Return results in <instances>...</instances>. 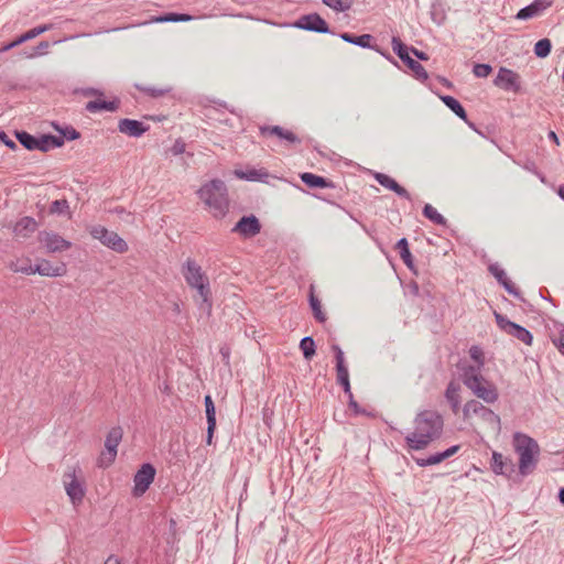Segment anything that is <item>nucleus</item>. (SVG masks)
Instances as JSON below:
<instances>
[{"mask_svg": "<svg viewBox=\"0 0 564 564\" xmlns=\"http://www.w3.org/2000/svg\"><path fill=\"white\" fill-rule=\"evenodd\" d=\"M444 426V417L438 411L432 409L419 411L413 419V431L404 437L406 449L409 452L425 449L442 437Z\"/></svg>", "mask_w": 564, "mask_h": 564, "instance_id": "obj_1", "label": "nucleus"}, {"mask_svg": "<svg viewBox=\"0 0 564 564\" xmlns=\"http://www.w3.org/2000/svg\"><path fill=\"white\" fill-rule=\"evenodd\" d=\"M197 195L215 218H223L227 215L229 210V198L224 181L219 178L210 180L197 191Z\"/></svg>", "mask_w": 564, "mask_h": 564, "instance_id": "obj_2", "label": "nucleus"}, {"mask_svg": "<svg viewBox=\"0 0 564 564\" xmlns=\"http://www.w3.org/2000/svg\"><path fill=\"white\" fill-rule=\"evenodd\" d=\"M513 446L519 455V473L522 476L532 474L539 460L540 447L538 442L527 434L516 432Z\"/></svg>", "mask_w": 564, "mask_h": 564, "instance_id": "obj_3", "label": "nucleus"}, {"mask_svg": "<svg viewBox=\"0 0 564 564\" xmlns=\"http://www.w3.org/2000/svg\"><path fill=\"white\" fill-rule=\"evenodd\" d=\"M462 378L464 384L486 403H494L498 400L497 388L478 373V368H475V366L465 367Z\"/></svg>", "mask_w": 564, "mask_h": 564, "instance_id": "obj_4", "label": "nucleus"}, {"mask_svg": "<svg viewBox=\"0 0 564 564\" xmlns=\"http://www.w3.org/2000/svg\"><path fill=\"white\" fill-rule=\"evenodd\" d=\"M393 52L398 57L412 70L413 77L422 83L429 79L426 69L415 59L410 56V48L404 44L399 36H393L391 40Z\"/></svg>", "mask_w": 564, "mask_h": 564, "instance_id": "obj_5", "label": "nucleus"}, {"mask_svg": "<svg viewBox=\"0 0 564 564\" xmlns=\"http://www.w3.org/2000/svg\"><path fill=\"white\" fill-rule=\"evenodd\" d=\"M89 234L105 247L118 253H124L129 249L126 240H123L117 232L108 230L101 225L91 226L89 228Z\"/></svg>", "mask_w": 564, "mask_h": 564, "instance_id": "obj_6", "label": "nucleus"}, {"mask_svg": "<svg viewBox=\"0 0 564 564\" xmlns=\"http://www.w3.org/2000/svg\"><path fill=\"white\" fill-rule=\"evenodd\" d=\"M122 436L123 431L121 426H113L109 430L105 440L106 451L101 452L100 456L98 457L97 465L99 467H109L115 462L117 457V448L122 441Z\"/></svg>", "mask_w": 564, "mask_h": 564, "instance_id": "obj_7", "label": "nucleus"}, {"mask_svg": "<svg viewBox=\"0 0 564 564\" xmlns=\"http://www.w3.org/2000/svg\"><path fill=\"white\" fill-rule=\"evenodd\" d=\"M463 413L465 419H467L470 414H476L480 416L486 423L491 425L497 432H500L501 430L500 416L477 400H470L466 402L463 408Z\"/></svg>", "mask_w": 564, "mask_h": 564, "instance_id": "obj_8", "label": "nucleus"}, {"mask_svg": "<svg viewBox=\"0 0 564 564\" xmlns=\"http://www.w3.org/2000/svg\"><path fill=\"white\" fill-rule=\"evenodd\" d=\"M495 318L498 327L507 333L508 335L513 336L523 344L531 346L533 341V335L525 327L510 321L507 316L495 313Z\"/></svg>", "mask_w": 564, "mask_h": 564, "instance_id": "obj_9", "label": "nucleus"}, {"mask_svg": "<svg viewBox=\"0 0 564 564\" xmlns=\"http://www.w3.org/2000/svg\"><path fill=\"white\" fill-rule=\"evenodd\" d=\"M37 240L47 253L63 252L72 247V242L64 239L61 235L51 230H42L37 235Z\"/></svg>", "mask_w": 564, "mask_h": 564, "instance_id": "obj_10", "label": "nucleus"}, {"mask_svg": "<svg viewBox=\"0 0 564 564\" xmlns=\"http://www.w3.org/2000/svg\"><path fill=\"white\" fill-rule=\"evenodd\" d=\"M292 26L321 34H333L327 22L316 12L302 15Z\"/></svg>", "mask_w": 564, "mask_h": 564, "instance_id": "obj_11", "label": "nucleus"}, {"mask_svg": "<svg viewBox=\"0 0 564 564\" xmlns=\"http://www.w3.org/2000/svg\"><path fill=\"white\" fill-rule=\"evenodd\" d=\"M494 85L505 91L518 94L521 90L520 75L507 67H500L494 79Z\"/></svg>", "mask_w": 564, "mask_h": 564, "instance_id": "obj_12", "label": "nucleus"}, {"mask_svg": "<svg viewBox=\"0 0 564 564\" xmlns=\"http://www.w3.org/2000/svg\"><path fill=\"white\" fill-rule=\"evenodd\" d=\"M259 134L263 138L276 137L281 143L289 145L301 144V139L293 131L284 129L281 126H260Z\"/></svg>", "mask_w": 564, "mask_h": 564, "instance_id": "obj_13", "label": "nucleus"}, {"mask_svg": "<svg viewBox=\"0 0 564 564\" xmlns=\"http://www.w3.org/2000/svg\"><path fill=\"white\" fill-rule=\"evenodd\" d=\"M155 473V468L150 463H144L135 473L133 478V495L135 497L142 496L149 489L154 480Z\"/></svg>", "mask_w": 564, "mask_h": 564, "instance_id": "obj_14", "label": "nucleus"}, {"mask_svg": "<svg viewBox=\"0 0 564 564\" xmlns=\"http://www.w3.org/2000/svg\"><path fill=\"white\" fill-rule=\"evenodd\" d=\"M332 350L334 351L336 359L337 383L341 386L345 394L348 395L352 392L349 381L348 368L345 365L344 351L337 344L332 346Z\"/></svg>", "mask_w": 564, "mask_h": 564, "instance_id": "obj_15", "label": "nucleus"}, {"mask_svg": "<svg viewBox=\"0 0 564 564\" xmlns=\"http://www.w3.org/2000/svg\"><path fill=\"white\" fill-rule=\"evenodd\" d=\"M232 232L239 234L242 238H252L260 234L261 224L254 215L242 216L231 229Z\"/></svg>", "mask_w": 564, "mask_h": 564, "instance_id": "obj_16", "label": "nucleus"}, {"mask_svg": "<svg viewBox=\"0 0 564 564\" xmlns=\"http://www.w3.org/2000/svg\"><path fill=\"white\" fill-rule=\"evenodd\" d=\"M182 274L189 288L200 282H207L208 276L202 267L194 260L188 258L182 265Z\"/></svg>", "mask_w": 564, "mask_h": 564, "instance_id": "obj_17", "label": "nucleus"}, {"mask_svg": "<svg viewBox=\"0 0 564 564\" xmlns=\"http://www.w3.org/2000/svg\"><path fill=\"white\" fill-rule=\"evenodd\" d=\"M191 289L196 290L199 300L195 297L196 305L200 312H203L207 317L212 315L213 312V296L210 290L209 279L207 282H200Z\"/></svg>", "mask_w": 564, "mask_h": 564, "instance_id": "obj_18", "label": "nucleus"}, {"mask_svg": "<svg viewBox=\"0 0 564 564\" xmlns=\"http://www.w3.org/2000/svg\"><path fill=\"white\" fill-rule=\"evenodd\" d=\"M490 468L495 475H502L510 478L516 471V465L511 458L505 457L501 453L492 452Z\"/></svg>", "mask_w": 564, "mask_h": 564, "instance_id": "obj_19", "label": "nucleus"}, {"mask_svg": "<svg viewBox=\"0 0 564 564\" xmlns=\"http://www.w3.org/2000/svg\"><path fill=\"white\" fill-rule=\"evenodd\" d=\"M489 272L496 278L498 283L512 296L524 302L520 291L514 286L511 280L507 276L506 271L498 264L491 263L488 267Z\"/></svg>", "mask_w": 564, "mask_h": 564, "instance_id": "obj_20", "label": "nucleus"}, {"mask_svg": "<svg viewBox=\"0 0 564 564\" xmlns=\"http://www.w3.org/2000/svg\"><path fill=\"white\" fill-rule=\"evenodd\" d=\"M149 126H145L142 121L135 119L123 118L118 122L119 132L131 138H140L149 130Z\"/></svg>", "mask_w": 564, "mask_h": 564, "instance_id": "obj_21", "label": "nucleus"}, {"mask_svg": "<svg viewBox=\"0 0 564 564\" xmlns=\"http://www.w3.org/2000/svg\"><path fill=\"white\" fill-rule=\"evenodd\" d=\"M372 176L381 186L395 193L399 197L406 200L412 199L410 193L391 176L381 172H375Z\"/></svg>", "mask_w": 564, "mask_h": 564, "instance_id": "obj_22", "label": "nucleus"}, {"mask_svg": "<svg viewBox=\"0 0 564 564\" xmlns=\"http://www.w3.org/2000/svg\"><path fill=\"white\" fill-rule=\"evenodd\" d=\"M67 272V267L64 262L58 265H53L51 261L41 259L34 265V274L37 273L42 276L57 278L63 276Z\"/></svg>", "mask_w": 564, "mask_h": 564, "instance_id": "obj_23", "label": "nucleus"}, {"mask_svg": "<svg viewBox=\"0 0 564 564\" xmlns=\"http://www.w3.org/2000/svg\"><path fill=\"white\" fill-rule=\"evenodd\" d=\"M65 476L70 478L69 481H64L67 496L74 505L80 503L85 496L84 485L77 479L75 470Z\"/></svg>", "mask_w": 564, "mask_h": 564, "instance_id": "obj_24", "label": "nucleus"}, {"mask_svg": "<svg viewBox=\"0 0 564 564\" xmlns=\"http://www.w3.org/2000/svg\"><path fill=\"white\" fill-rule=\"evenodd\" d=\"M205 405V414L207 421V431H206V444L210 445L213 443L214 433L216 430V408L210 394H206L204 398Z\"/></svg>", "mask_w": 564, "mask_h": 564, "instance_id": "obj_25", "label": "nucleus"}, {"mask_svg": "<svg viewBox=\"0 0 564 564\" xmlns=\"http://www.w3.org/2000/svg\"><path fill=\"white\" fill-rule=\"evenodd\" d=\"M552 6L550 0H533L530 4L520 9L516 15L519 20H529L534 18Z\"/></svg>", "mask_w": 564, "mask_h": 564, "instance_id": "obj_26", "label": "nucleus"}, {"mask_svg": "<svg viewBox=\"0 0 564 564\" xmlns=\"http://www.w3.org/2000/svg\"><path fill=\"white\" fill-rule=\"evenodd\" d=\"M339 37L350 44L357 45L362 48H369L379 52V46L371 44L373 36L371 34L354 35L351 33H340Z\"/></svg>", "mask_w": 564, "mask_h": 564, "instance_id": "obj_27", "label": "nucleus"}, {"mask_svg": "<svg viewBox=\"0 0 564 564\" xmlns=\"http://www.w3.org/2000/svg\"><path fill=\"white\" fill-rule=\"evenodd\" d=\"M120 101L115 98L113 100H90L85 105V110L90 113H96L100 111H117L119 109Z\"/></svg>", "mask_w": 564, "mask_h": 564, "instance_id": "obj_28", "label": "nucleus"}, {"mask_svg": "<svg viewBox=\"0 0 564 564\" xmlns=\"http://www.w3.org/2000/svg\"><path fill=\"white\" fill-rule=\"evenodd\" d=\"M300 178L303 184H305L310 188H334L335 184L327 180L326 177L304 172L300 175Z\"/></svg>", "mask_w": 564, "mask_h": 564, "instance_id": "obj_29", "label": "nucleus"}, {"mask_svg": "<svg viewBox=\"0 0 564 564\" xmlns=\"http://www.w3.org/2000/svg\"><path fill=\"white\" fill-rule=\"evenodd\" d=\"M460 384L454 380L449 381L445 390V399L449 403L452 411L456 414L460 408Z\"/></svg>", "mask_w": 564, "mask_h": 564, "instance_id": "obj_30", "label": "nucleus"}, {"mask_svg": "<svg viewBox=\"0 0 564 564\" xmlns=\"http://www.w3.org/2000/svg\"><path fill=\"white\" fill-rule=\"evenodd\" d=\"M36 228V220L31 216H24L15 223L13 231L18 236L28 237L30 234L34 232Z\"/></svg>", "mask_w": 564, "mask_h": 564, "instance_id": "obj_31", "label": "nucleus"}, {"mask_svg": "<svg viewBox=\"0 0 564 564\" xmlns=\"http://www.w3.org/2000/svg\"><path fill=\"white\" fill-rule=\"evenodd\" d=\"M395 249L399 250L400 257H401L402 261L404 262V264L406 265V268L412 273L416 274L417 271H416V268L414 265L413 257H412L411 251L409 249L408 239L404 238V237L399 239L397 245H395Z\"/></svg>", "mask_w": 564, "mask_h": 564, "instance_id": "obj_32", "label": "nucleus"}, {"mask_svg": "<svg viewBox=\"0 0 564 564\" xmlns=\"http://www.w3.org/2000/svg\"><path fill=\"white\" fill-rule=\"evenodd\" d=\"M446 107H448L458 118L467 121V112L462 104L453 96L444 95L440 97Z\"/></svg>", "mask_w": 564, "mask_h": 564, "instance_id": "obj_33", "label": "nucleus"}, {"mask_svg": "<svg viewBox=\"0 0 564 564\" xmlns=\"http://www.w3.org/2000/svg\"><path fill=\"white\" fill-rule=\"evenodd\" d=\"M40 151L47 152L52 149L61 148L64 144V139L53 134H43L39 138Z\"/></svg>", "mask_w": 564, "mask_h": 564, "instance_id": "obj_34", "label": "nucleus"}, {"mask_svg": "<svg viewBox=\"0 0 564 564\" xmlns=\"http://www.w3.org/2000/svg\"><path fill=\"white\" fill-rule=\"evenodd\" d=\"M15 137L19 143L26 150H40V142L37 137H34L26 131H17Z\"/></svg>", "mask_w": 564, "mask_h": 564, "instance_id": "obj_35", "label": "nucleus"}, {"mask_svg": "<svg viewBox=\"0 0 564 564\" xmlns=\"http://www.w3.org/2000/svg\"><path fill=\"white\" fill-rule=\"evenodd\" d=\"M430 17L431 20L436 25H443L446 21V11L444 9L443 3L440 0H435L432 2L430 7Z\"/></svg>", "mask_w": 564, "mask_h": 564, "instance_id": "obj_36", "label": "nucleus"}, {"mask_svg": "<svg viewBox=\"0 0 564 564\" xmlns=\"http://www.w3.org/2000/svg\"><path fill=\"white\" fill-rule=\"evenodd\" d=\"M422 214L425 218H427L433 224L440 226H446L447 219L441 215L432 205L425 204L422 210Z\"/></svg>", "mask_w": 564, "mask_h": 564, "instance_id": "obj_37", "label": "nucleus"}, {"mask_svg": "<svg viewBox=\"0 0 564 564\" xmlns=\"http://www.w3.org/2000/svg\"><path fill=\"white\" fill-rule=\"evenodd\" d=\"M9 269L14 273H23L26 275L34 274V265L31 264L30 259H25L23 262L20 260L11 261L9 263Z\"/></svg>", "mask_w": 564, "mask_h": 564, "instance_id": "obj_38", "label": "nucleus"}, {"mask_svg": "<svg viewBox=\"0 0 564 564\" xmlns=\"http://www.w3.org/2000/svg\"><path fill=\"white\" fill-rule=\"evenodd\" d=\"M300 349L306 360H311L316 352V345L312 336H306L300 341Z\"/></svg>", "mask_w": 564, "mask_h": 564, "instance_id": "obj_39", "label": "nucleus"}, {"mask_svg": "<svg viewBox=\"0 0 564 564\" xmlns=\"http://www.w3.org/2000/svg\"><path fill=\"white\" fill-rule=\"evenodd\" d=\"M193 20V17L186 13H175L170 12L162 15H159L154 19L155 22L165 23V22H187Z\"/></svg>", "mask_w": 564, "mask_h": 564, "instance_id": "obj_40", "label": "nucleus"}, {"mask_svg": "<svg viewBox=\"0 0 564 564\" xmlns=\"http://www.w3.org/2000/svg\"><path fill=\"white\" fill-rule=\"evenodd\" d=\"M236 175L241 180L254 182V181H263L268 176V172H265L264 170L251 169L246 172L237 171Z\"/></svg>", "mask_w": 564, "mask_h": 564, "instance_id": "obj_41", "label": "nucleus"}, {"mask_svg": "<svg viewBox=\"0 0 564 564\" xmlns=\"http://www.w3.org/2000/svg\"><path fill=\"white\" fill-rule=\"evenodd\" d=\"M54 128L56 131H58V137L63 138L64 141H74L80 138V133L73 126H65L61 128L54 123Z\"/></svg>", "mask_w": 564, "mask_h": 564, "instance_id": "obj_42", "label": "nucleus"}, {"mask_svg": "<svg viewBox=\"0 0 564 564\" xmlns=\"http://www.w3.org/2000/svg\"><path fill=\"white\" fill-rule=\"evenodd\" d=\"M552 50V43L549 39H541L534 45V54L536 57L544 58L549 56Z\"/></svg>", "mask_w": 564, "mask_h": 564, "instance_id": "obj_43", "label": "nucleus"}, {"mask_svg": "<svg viewBox=\"0 0 564 564\" xmlns=\"http://www.w3.org/2000/svg\"><path fill=\"white\" fill-rule=\"evenodd\" d=\"M308 301H310V306L313 311V314H314V317L316 318V321H318L319 323H324L326 321V315L322 311L319 300L314 295L313 292H311Z\"/></svg>", "mask_w": 564, "mask_h": 564, "instance_id": "obj_44", "label": "nucleus"}, {"mask_svg": "<svg viewBox=\"0 0 564 564\" xmlns=\"http://www.w3.org/2000/svg\"><path fill=\"white\" fill-rule=\"evenodd\" d=\"M53 28H54V25L52 23H45V24L37 25V26L26 31L25 33H23L22 39L25 42H28L30 40L35 39L36 36L41 35V34H43L44 32L52 30Z\"/></svg>", "mask_w": 564, "mask_h": 564, "instance_id": "obj_45", "label": "nucleus"}, {"mask_svg": "<svg viewBox=\"0 0 564 564\" xmlns=\"http://www.w3.org/2000/svg\"><path fill=\"white\" fill-rule=\"evenodd\" d=\"M322 2L336 12L348 11L352 6L351 0H322Z\"/></svg>", "mask_w": 564, "mask_h": 564, "instance_id": "obj_46", "label": "nucleus"}, {"mask_svg": "<svg viewBox=\"0 0 564 564\" xmlns=\"http://www.w3.org/2000/svg\"><path fill=\"white\" fill-rule=\"evenodd\" d=\"M444 460L443 454L441 452L430 455L425 458L414 457V462L420 467H427L432 465H437Z\"/></svg>", "mask_w": 564, "mask_h": 564, "instance_id": "obj_47", "label": "nucleus"}, {"mask_svg": "<svg viewBox=\"0 0 564 564\" xmlns=\"http://www.w3.org/2000/svg\"><path fill=\"white\" fill-rule=\"evenodd\" d=\"M50 214L65 215L69 213V203L66 198L56 199L50 206Z\"/></svg>", "mask_w": 564, "mask_h": 564, "instance_id": "obj_48", "label": "nucleus"}, {"mask_svg": "<svg viewBox=\"0 0 564 564\" xmlns=\"http://www.w3.org/2000/svg\"><path fill=\"white\" fill-rule=\"evenodd\" d=\"M135 88L153 98L162 97L170 91V89H160L155 87H147L141 85H135Z\"/></svg>", "mask_w": 564, "mask_h": 564, "instance_id": "obj_49", "label": "nucleus"}, {"mask_svg": "<svg viewBox=\"0 0 564 564\" xmlns=\"http://www.w3.org/2000/svg\"><path fill=\"white\" fill-rule=\"evenodd\" d=\"M552 344L564 356V325H561L556 335L551 336Z\"/></svg>", "mask_w": 564, "mask_h": 564, "instance_id": "obj_50", "label": "nucleus"}, {"mask_svg": "<svg viewBox=\"0 0 564 564\" xmlns=\"http://www.w3.org/2000/svg\"><path fill=\"white\" fill-rule=\"evenodd\" d=\"M492 72V67L489 64L477 63L474 65L473 73L478 78H485Z\"/></svg>", "mask_w": 564, "mask_h": 564, "instance_id": "obj_51", "label": "nucleus"}, {"mask_svg": "<svg viewBox=\"0 0 564 564\" xmlns=\"http://www.w3.org/2000/svg\"><path fill=\"white\" fill-rule=\"evenodd\" d=\"M50 43L47 41H41L31 53H29L26 56L29 58L45 55L48 51Z\"/></svg>", "mask_w": 564, "mask_h": 564, "instance_id": "obj_52", "label": "nucleus"}, {"mask_svg": "<svg viewBox=\"0 0 564 564\" xmlns=\"http://www.w3.org/2000/svg\"><path fill=\"white\" fill-rule=\"evenodd\" d=\"M469 355L470 358L478 364L476 368H478V373H480V368L484 366V356L481 349L478 346H473L469 349Z\"/></svg>", "mask_w": 564, "mask_h": 564, "instance_id": "obj_53", "label": "nucleus"}, {"mask_svg": "<svg viewBox=\"0 0 564 564\" xmlns=\"http://www.w3.org/2000/svg\"><path fill=\"white\" fill-rule=\"evenodd\" d=\"M348 397V406L352 410L355 415H369L365 409H362L358 402L354 399V394L350 393Z\"/></svg>", "mask_w": 564, "mask_h": 564, "instance_id": "obj_54", "label": "nucleus"}, {"mask_svg": "<svg viewBox=\"0 0 564 564\" xmlns=\"http://www.w3.org/2000/svg\"><path fill=\"white\" fill-rule=\"evenodd\" d=\"M185 149H186L185 142L181 138H178L175 140V142L171 147L170 151L173 155H181L185 152Z\"/></svg>", "mask_w": 564, "mask_h": 564, "instance_id": "obj_55", "label": "nucleus"}, {"mask_svg": "<svg viewBox=\"0 0 564 564\" xmlns=\"http://www.w3.org/2000/svg\"><path fill=\"white\" fill-rule=\"evenodd\" d=\"M0 141L10 150L18 149L17 143L3 130H0Z\"/></svg>", "mask_w": 564, "mask_h": 564, "instance_id": "obj_56", "label": "nucleus"}, {"mask_svg": "<svg viewBox=\"0 0 564 564\" xmlns=\"http://www.w3.org/2000/svg\"><path fill=\"white\" fill-rule=\"evenodd\" d=\"M411 53L419 59V61H427L429 59V55L423 52V51H420L417 48H415L414 46H409Z\"/></svg>", "mask_w": 564, "mask_h": 564, "instance_id": "obj_57", "label": "nucleus"}, {"mask_svg": "<svg viewBox=\"0 0 564 564\" xmlns=\"http://www.w3.org/2000/svg\"><path fill=\"white\" fill-rule=\"evenodd\" d=\"M460 448V445L456 444V445H453L451 447H448L447 449L441 452L443 454V457H444V460L449 458L451 456L455 455Z\"/></svg>", "mask_w": 564, "mask_h": 564, "instance_id": "obj_58", "label": "nucleus"}, {"mask_svg": "<svg viewBox=\"0 0 564 564\" xmlns=\"http://www.w3.org/2000/svg\"><path fill=\"white\" fill-rule=\"evenodd\" d=\"M82 94L84 96H104V93L101 90L94 87H87L82 89Z\"/></svg>", "mask_w": 564, "mask_h": 564, "instance_id": "obj_59", "label": "nucleus"}, {"mask_svg": "<svg viewBox=\"0 0 564 564\" xmlns=\"http://www.w3.org/2000/svg\"><path fill=\"white\" fill-rule=\"evenodd\" d=\"M220 354H221V357H223L224 361L226 364H229L230 349L228 347H221L220 348Z\"/></svg>", "mask_w": 564, "mask_h": 564, "instance_id": "obj_60", "label": "nucleus"}, {"mask_svg": "<svg viewBox=\"0 0 564 564\" xmlns=\"http://www.w3.org/2000/svg\"><path fill=\"white\" fill-rule=\"evenodd\" d=\"M378 53L382 55L384 58H387L389 62L393 63L394 65H398V62L389 53L383 52L380 47Z\"/></svg>", "mask_w": 564, "mask_h": 564, "instance_id": "obj_61", "label": "nucleus"}, {"mask_svg": "<svg viewBox=\"0 0 564 564\" xmlns=\"http://www.w3.org/2000/svg\"><path fill=\"white\" fill-rule=\"evenodd\" d=\"M547 138H549V140L553 141L556 145H560L558 137H557V134L554 131L551 130L547 133Z\"/></svg>", "mask_w": 564, "mask_h": 564, "instance_id": "obj_62", "label": "nucleus"}, {"mask_svg": "<svg viewBox=\"0 0 564 564\" xmlns=\"http://www.w3.org/2000/svg\"><path fill=\"white\" fill-rule=\"evenodd\" d=\"M105 564H121L119 558L115 555H110L106 561Z\"/></svg>", "mask_w": 564, "mask_h": 564, "instance_id": "obj_63", "label": "nucleus"}, {"mask_svg": "<svg viewBox=\"0 0 564 564\" xmlns=\"http://www.w3.org/2000/svg\"><path fill=\"white\" fill-rule=\"evenodd\" d=\"M524 169L528 170L529 172H532L533 174L535 173V171L538 170L536 165L534 162H528L525 165H524Z\"/></svg>", "mask_w": 564, "mask_h": 564, "instance_id": "obj_64", "label": "nucleus"}]
</instances>
